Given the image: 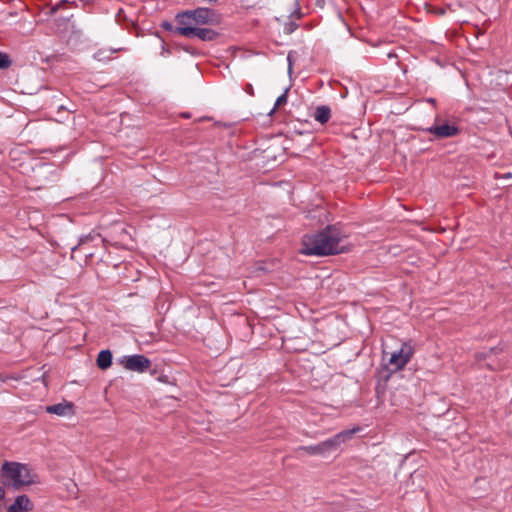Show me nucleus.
I'll return each mask as SVG.
<instances>
[{
  "mask_svg": "<svg viewBox=\"0 0 512 512\" xmlns=\"http://www.w3.org/2000/svg\"><path fill=\"white\" fill-rule=\"evenodd\" d=\"M341 240L340 230L328 225L315 234L304 235L299 252L306 256L318 257L340 254L345 252L344 247L340 245Z\"/></svg>",
  "mask_w": 512,
  "mask_h": 512,
  "instance_id": "f257e3e1",
  "label": "nucleus"
},
{
  "mask_svg": "<svg viewBox=\"0 0 512 512\" xmlns=\"http://www.w3.org/2000/svg\"><path fill=\"white\" fill-rule=\"evenodd\" d=\"M0 479L3 486L20 490L40 482L37 474L31 472L28 465L13 461H4L0 468Z\"/></svg>",
  "mask_w": 512,
  "mask_h": 512,
  "instance_id": "f03ea898",
  "label": "nucleus"
},
{
  "mask_svg": "<svg viewBox=\"0 0 512 512\" xmlns=\"http://www.w3.org/2000/svg\"><path fill=\"white\" fill-rule=\"evenodd\" d=\"M223 20L222 14L211 8L197 7L180 11L175 15L177 27H199L201 25H219Z\"/></svg>",
  "mask_w": 512,
  "mask_h": 512,
  "instance_id": "7ed1b4c3",
  "label": "nucleus"
},
{
  "mask_svg": "<svg viewBox=\"0 0 512 512\" xmlns=\"http://www.w3.org/2000/svg\"><path fill=\"white\" fill-rule=\"evenodd\" d=\"M361 428L359 426L352 429L342 430L334 436L328 438L315 445L299 446L295 449V452H305L309 456L326 455L331 451H335L340 447L341 444L350 440L354 434L359 432Z\"/></svg>",
  "mask_w": 512,
  "mask_h": 512,
  "instance_id": "20e7f679",
  "label": "nucleus"
},
{
  "mask_svg": "<svg viewBox=\"0 0 512 512\" xmlns=\"http://www.w3.org/2000/svg\"><path fill=\"white\" fill-rule=\"evenodd\" d=\"M119 363L129 371L143 373L151 368L152 362L149 358L142 354H134L123 356L119 359Z\"/></svg>",
  "mask_w": 512,
  "mask_h": 512,
  "instance_id": "39448f33",
  "label": "nucleus"
},
{
  "mask_svg": "<svg viewBox=\"0 0 512 512\" xmlns=\"http://www.w3.org/2000/svg\"><path fill=\"white\" fill-rule=\"evenodd\" d=\"M177 34L184 36L186 38L197 37L205 42L215 41L220 33L210 29V28H201V27H177Z\"/></svg>",
  "mask_w": 512,
  "mask_h": 512,
  "instance_id": "423d86ee",
  "label": "nucleus"
},
{
  "mask_svg": "<svg viewBox=\"0 0 512 512\" xmlns=\"http://www.w3.org/2000/svg\"><path fill=\"white\" fill-rule=\"evenodd\" d=\"M413 353L414 349L411 345L406 343L402 344L401 348L393 352L389 358L388 364L393 367L391 372L402 369L410 361Z\"/></svg>",
  "mask_w": 512,
  "mask_h": 512,
  "instance_id": "0eeeda50",
  "label": "nucleus"
},
{
  "mask_svg": "<svg viewBox=\"0 0 512 512\" xmlns=\"http://www.w3.org/2000/svg\"><path fill=\"white\" fill-rule=\"evenodd\" d=\"M426 132L433 134L435 139L452 138L460 134L461 130L455 124L444 122L442 124H435L425 129Z\"/></svg>",
  "mask_w": 512,
  "mask_h": 512,
  "instance_id": "6e6552de",
  "label": "nucleus"
},
{
  "mask_svg": "<svg viewBox=\"0 0 512 512\" xmlns=\"http://www.w3.org/2000/svg\"><path fill=\"white\" fill-rule=\"evenodd\" d=\"M33 503L26 494L19 495L8 507L7 512H29L33 509Z\"/></svg>",
  "mask_w": 512,
  "mask_h": 512,
  "instance_id": "1a4fd4ad",
  "label": "nucleus"
},
{
  "mask_svg": "<svg viewBox=\"0 0 512 512\" xmlns=\"http://www.w3.org/2000/svg\"><path fill=\"white\" fill-rule=\"evenodd\" d=\"M46 412L58 416H70L74 414V404L64 400L61 403L47 406Z\"/></svg>",
  "mask_w": 512,
  "mask_h": 512,
  "instance_id": "9d476101",
  "label": "nucleus"
},
{
  "mask_svg": "<svg viewBox=\"0 0 512 512\" xmlns=\"http://www.w3.org/2000/svg\"><path fill=\"white\" fill-rule=\"evenodd\" d=\"M113 355L108 349L101 350L97 356L96 364L99 369L106 370L112 365Z\"/></svg>",
  "mask_w": 512,
  "mask_h": 512,
  "instance_id": "9b49d317",
  "label": "nucleus"
},
{
  "mask_svg": "<svg viewBox=\"0 0 512 512\" xmlns=\"http://www.w3.org/2000/svg\"><path fill=\"white\" fill-rule=\"evenodd\" d=\"M313 118L320 124L327 123L331 118V109L327 105H321L316 107Z\"/></svg>",
  "mask_w": 512,
  "mask_h": 512,
  "instance_id": "f8f14e48",
  "label": "nucleus"
},
{
  "mask_svg": "<svg viewBox=\"0 0 512 512\" xmlns=\"http://www.w3.org/2000/svg\"><path fill=\"white\" fill-rule=\"evenodd\" d=\"M67 5L73 6V7L77 6L75 1L69 2L68 0H61L58 3H56L55 5L50 6L49 11L46 12V14L51 15V16L55 15L59 10L66 7Z\"/></svg>",
  "mask_w": 512,
  "mask_h": 512,
  "instance_id": "ddd939ff",
  "label": "nucleus"
},
{
  "mask_svg": "<svg viewBox=\"0 0 512 512\" xmlns=\"http://www.w3.org/2000/svg\"><path fill=\"white\" fill-rule=\"evenodd\" d=\"M12 64V61L10 59V56L0 51V69L5 70L8 69Z\"/></svg>",
  "mask_w": 512,
  "mask_h": 512,
  "instance_id": "4468645a",
  "label": "nucleus"
},
{
  "mask_svg": "<svg viewBox=\"0 0 512 512\" xmlns=\"http://www.w3.org/2000/svg\"><path fill=\"white\" fill-rule=\"evenodd\" d=\"M93 239L94 236H92L91 234L81 236L78 240V243L71 248L72 253H74L80 246L84 245L85 243Z\"/></svg>",
  "mask_w": 512,
  "mask_h": 512,
  "instance_id": "2eb2a0df",
  "label": "nucleus"
},
{
  "mask_svg": "<svg viewBox=\"0 0 512 512\" xmlns=\"http://www.w3.org/2000/svg\"><path fill=\"white\" fill-rule=\"evenodd\" d=\"M161 28H163L165 31H168V32H174L175 34H177V26H174L171 22L169 21H162L161 22Z\"/></svg>",
  "mask_w": 512,
  "mask_h": 512,
  "instance_id": "dca6fc26",
  "label": "nucleus"
},
{
  "mask_svg": "<svg viewBox=\"0 0 512 512\" xmlns=\"http://www.w3.org/2000/svg\"><path fill=\"white\" fill-rule=\"evenodd\" d=\"M288 91L289 89H286L283 94H281L277 99H276V102H275V106L276 107H280L284 104L287 103V94H288Z\"/></svg>",
  "mask_w": 512,
  "mask_h": 512,
  "instance_id": "f3484780",
  "label": "nucleus"
},
{
  "mask_svg": "<svg viewBox=\"0 0 512 512\" xmlns=\"http://www.w3.org/2000/svg\"><path fill=\"white\" fill-rule=\"evenodd\" d=\"M73 15H67V16H61L59 18L56 19V22H58V27H61L63 26V29H66L67 28V24H68V21L70 20V18H72Z\"/></svg>",
  "mask_w": 512,
  "mask_h": 512,
  "instance_id": "a211bd4d",
  "label": "nucleus"
},
{
  "mask_svg": "<svg viewBox=\"0 0 512 512\" xmlns=\"http://www.w3.org/2000/svg\"><path fill=\"white\" fill-rule=\"evenodd\" d=\"M297 28H298V24H296L295 22L291 21V22H289V23H287V24L285 25L284 30H285V32H286L287 34H291V33H292V32H294Z\"/></svg>",
  "mask_w": 512,
  "mask_h": 512,
  "instance_id": "6ab92c4d",
  "label": "nucleus"
},
{
  "mask_svg": "<svg viewBox=\"0 0 512 512\" xmlns=\"http://www.w3.org/2000/svg\"><path fill=\"white\" fill-rule=\"evenodd\" d=\"M245 92L250 96H254V88L250 83H247L244 88Z\"/></svg>",
  "mask_w": 512,
  "mask_h": 512,
  "instance_id": "aec40b11",
  "label": "nucleus"
},
{
  "mask_svg": "<svg viewBox=\"0 0 512 512\" xmlns=\"http://www.w3.org/2000/svg\"><path fill=\"white\" fill-rule=\"evenodd\" d=\"M183 50L191 55H196L197 54V51L195 48H193L192 46H183L182 47Z\"/></svg>",
  "mask_w": 512,
  "mask_h": 512,
  "instance_id": "412c9836",
  "label": "nucleus"
},
{
  "mask_svg": "<svg viewBox=\"0 0 512 512\" xmlns=\"http://www.w3.org/2000/svg\"><path fill=\"white\" fill-rule=\"evenodd\" d=\"M5 498V489L4 487L0 486V501Z\"/></svg>",
  "mask_w": 512,
  "mask_h": 512,
  "instance_id": "4be33fe9",
  "label": "nucleus"
},
{
  "mask_svg": "<svg viewBox=\"0 0 512 512\" xmlns=\"http://www.w3.org/2000/svg\"><path fill=\"white\" fill-rule=\"evenodd\" d=\"M158 379H159V381H161V382H167L168 377H167L166 375H162V376H160Z\"/></svg>",
  "mask_w": 512,
  "mask_h": 512,
  "instance_id": "5701e85b",
  "label": "nucleus"
},
{
  "mask_svg": "<svg viewBox=\"0 0 512 512\" xmlns=\"http://www.w3.org/2000/svg\"><path fill=\"white\" fill-rule=\"evenodd\" d=\"M277 108H278V107H276V106L274 105V107H273V108L271 109V111L269 112V115L274 114V112L276 111V109H277Z\"/></svg>",
  "mask_w": 512,
  "mask_h": 512,
  "instance_id": "b1692460",
  "label": "nucleus"
},
{
  "mask_svg": "<svg viewBox=\"0 0 512 512\" xmlns=\"http://www.w3.org/2000/svg\"><path fill=\"white\" fill-rule=\"evenodd\" d=\"M162 50L163 52L170 53L169 49H167L164 44L162 45Z\"/></svg>",
  "mask_w": 512,
  "mask_h": 512,
  "instance_id": "393cba45",
  "label": "nucleus"
},
{
  "mask_svg": "<svg viewBox=\"0 0 512 512\" xmlns=\"http://www.w3.org/2000/svg\"><path fill=\"white\" fill-rule=\"evenodd\" d=\"M503 177H504V178H511V177H512V174H511V173H506V174H504V176H503Z\"/></svg>",
  "mask_w": 512,
  "mask_h": 512,
  "instance_id": "a878e982",
  "label": "nucleus"
},
{
  "mask_svg": "<svg viewBox=\"0 0 512 512\" xmlns=\"http://www.w3.org/2000/svg\"><path fill=\"white\" fill-rule=\"evenodd\" d=\"M428 102L432 103V104H435L436 103V100L434 98H430L428 99Z\"/></svg>",
  "mask_w": 512,
  "mask_h": 512,
  "instance_id": "bb28decb",
  "label": "nucleus"
},
{
  "mask_svg": "<svg viewBox=\"0 0 512 512\" xmlns=\"http://www.w3.org/2000/svg\"><path fill=\"white\" fill-rule=\"evenodd\" d=\"M156 373V370H151V374H155Z\"/></svg>",
  "mask_w": 512,
  "mask_h": 512,
  "instance_id": "cd10ccee",
  "label": "nucleus"
}]
</instances>
